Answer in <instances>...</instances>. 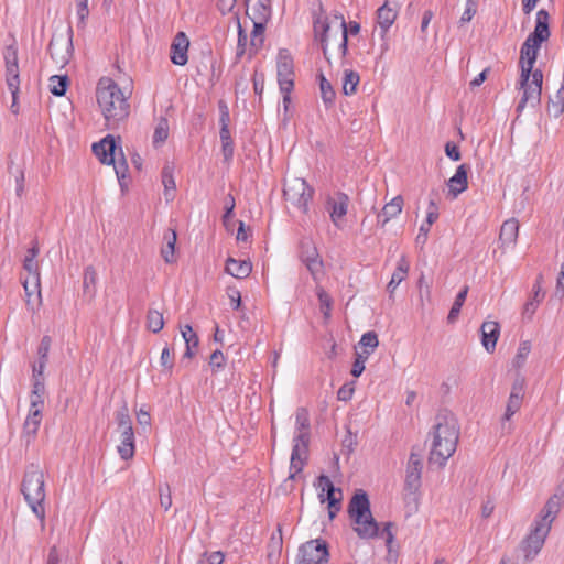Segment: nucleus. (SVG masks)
Listing matches in <instances>:
<instances>
[{
    "label": "nucleus",
    "mask_w": 564,
    "mask_h": 564,
    "mask_svg": "<svg viewBox=\"0 0 564 564\" xmlns=\"http://www.w3.org/2000/svg\"><path fill=\"white\" fill-rule=\"evenodd\" d=\"M549 533L550 529H547L546 523L540 524L534 521L529 535L521 544L525 560L531 561L539 554Z\"/></svg>",
    "instance_id": "obj_11"
},
{
    "label": "nucleus",
    "mask_w": 564,
    "mask_h": 564,
    "mask_svg": "<svg viewBox=\"0 0 564 564\" xmlns=\"http://www.w3.org/2000/svg\"><path fill=\"white\" fill-rule=\"evenodd\" d=\"M330 30H332V25L326 19H324V20L318 19L314 24L315 34H316V36L319 37L323 54H324L325 58L328 61V63H330V58L328 56V41H329Z\"/></svg>",
    "instance_id": "obj_30"
},
{
    "label": "nucleus",
    "mask_w": 564,
    "mask_h": 564,
    "mask_svg": "<svg viewBox=\"0 0 564 564\" xmlns=\"http://www.w3.org/2000/svg\"><path fill=\"white\" fill-rule=\"evenodd\" d=\"M327 562L328 550L322 540H311L299 550L296 564H326Z\"/></svg>",
    "instance_id": "obj_10"
},
{
    "label": "nucleus",
    "mask_w": 564,
    "mask_h": 564,
    "mask_svg": "<svg viewBox=\"0 0 564 564\" xmlns=\"http://www.w3.org/2000/svg\"><path fill=\"white\" fill-rule=\"evenodd\" d=\"M270 0H256L250 6L249 9L252 11L254 19L267 21L271 13Z\"/></svg>",
    "instance_id": "obj_37"
},
{
    "label": "nucleus",
    "mask_w": 564,
    "mask_h": 564,
    "mask_svg": "<svg viewBox=\"0 0 564 564\" xmlns=\"http://www.w3.org/2000/svg\"><path fill=\"white\" fill-rule=\"evenodd\" d=\"M481 344L488 352H492L496 348L497 340L500 335V326L497 322L486 321L481 328Z\"/></svg>",
    "instance_id": "obj_18"
},
{
    "label": "nucleus",
    "mask_w": 564,
    "mask_h": 564,
    "mask_svg": "<svg viewBox=\"0 0 564 564\" xmlns=\"http://www.w3.org/2000/svg\"><path fill=\"white\" fill-rule=\"evenodd\" d=\"M235 198L231 194H229L226 198L225 204V213L223 216L224 224L227 225L228 220L234 216V209H235Z\"/></svg>",
    "instance_id": "obj_61"
},
{
    "label": "nucleus",
    "mask_w": 564,
    "mask_h": 564,
    "mask_svg": "<svg viewBox=\"0 0 564 564\" xmlns=\"http://www.w3.org/2000/svg\"><path fill=\"white\" fill-rule=\"evenodd\" d=\"M543 296L544 294L542 293L540 282L536 281V283L533 285V296L529 301H527V303L523 306V315L531 318L535 313Z\"/></svg>",
    "instance_id": "obj_35"
},
{
    "label": "nucleus",
    "mask_w": 564,
    "mask_h": 564,
    "mask_svg": "<svg viewBox=\"0 0 564 564\" xmlns=\"http://www.w3.org/2000/svg\"><path fill=\"white\" fill-rule=\"evenodd\" d=\"M267 21L253 20V30L250 36V50L258 52L264 42V24Z\"/></svg>",
    "instance_id": "obj_34"
},
{
    "label": "nucleus",
    "mask_w": 564,
    "mask_h": 564,
    "mask_svg": "<svg viewBox=\"0 0 564 564\" xmlns=\"http://www.w3.org/2000/svg\"><path fill=\"white\" fill-rule=\"evenodd\" d=\"M4 64L6 65H13L19 64L18 63V48L15 45H9L7 46L4 53H3Z\"/></svg>",
    "instance_id": "obj_57"
},
{
    "label": "nucleus",
    "mask_w": 564,
    "mask_h": 564,
    "mask_svg": "<svg viewBox=\"0 0 564 564\" xmlns=\"http://www.w3.org/2000/svg\"><path fill=\"white\" fill-rule=\"evenodd\" d=\"M174 354L173 350L170 348V346H165L162 349L161 356H160V365L166 370L169 373L172 372L173 366H174Z\"/></svg>",
    "instance_id": "obj_49"
},
{
    "label": "nucleus",
    "mask_w": 564,
    "mask_h": 564,
    "mask_svg": "<svg viewBox=\"0 0 564 564\" xmlns=\"http://www.w3.org/2000/svg\"><path fill=\"white\" fill-rule=\"evenodd\" d=\"M343 499V491L338 490V498H332L328 502V517L333 520L340 510V501Z\"/></svg>",
    "instance_id": "obj_56"
},
{
    "label": "nucleus",
    "mask_w": 564,
    "mask_h": 564,
    "mask_svg": "<svg viewBox=\"0 0 564 564\" xmlns=\"http://www.w3.org/2000/svg\"><path fill=\"white\" fill-rule=\"evenodd\" d=\"M283 194L286 202L302 213H306L313 197V189L305 180L294 177L285 183Z\"/></svg>",
    "instance_id": "obj_8"
},
{
    "label": "nucleus",
    "mask_w": 564,
    "mask_h": 564,
    "mask_svg": "<svg viewBox=\"0 0 564 564\" xmlns=\"http://www.w3.org/2000/svg\"><path fill=\"white\" fill-rule=\"evenodd\" d=\"M42 422V412L39 410L29 411L28 416L23 424L22 437L25 440L26 444L33 440L39 431V427Z\"/></svg>",
    "instance_id": "obj_25"
},
{
    "label": "nucleus",
    "mask_w": 564,
    "mask_h": 564,
    "mask_svg": "<svg viewBox=\"0 0 564 564\" xmlns=\"http://www.w3.org/2000/svg\"><path fill=\"white\" fill-rule=\"evenodd\" d=\"M39 248L36 246H33L28 250V254L23 262V268L29 273L28 279H32L33 291H36V288L40 285L39 265L35 260Z\"/></svg>",
    "instance_id": "obj_22"
},
{
    "label": "nucleus",
    "mask_w": 564,
    "mask_h": 564,
    "mask_svg": "<svg viewBox=\"0 0 564 564\" xmlns=\"http://www.w3.org/2000/svg\"><path fill=\"white\" fill-rule=\"evenodd\" d=\"M398 11L389 6V0L377 10L378 24L383 33H386L394 23Z\"/></svg>",
    "instance_id": "obj_27"
},
{
    "label": "nucleus",
    "mask_w": 564,
    "mask_h": 564,
    "mask_svg": "<svg viewBox=\"0 0 564 564\" xmlns=\"http://www.w3.org/2000/svg\"><path fill=\"white\" fill-rule=\"evenodd\" d=\"M50 91L55 95V96H64L66 90H67V86H68V77L66 75L64 76H58V75H53L50 77Z\"/></svg>",
    "instance_id": "obj_40"
},
{
    "label": "nucleus",
    "mask_w": 564,
    "mask_h": 564,
    "mask_svg": "<svg viewBox=\"0 0 564 564\" xmlns=\"http://www.w3.org/2000/svg\"><path fill=\"white\" fill-rule=\"evenodd\" d=\"M563 497L564 492L561 490H557L552 497H550L535 522L540 524L546 523L547 529L551 530L552 523L561 510Z\"/></svg>",
    "instance_id": "obj_16"
},
{
    "label": "nucleus",
    "mask_w": 564,
    "mask_h": 564,
    "mask_svg": "<svg viewBox=\"0 0 564 564\" xmlns=\"http://www.w3.org/2000/svg\"><path fill=\"white\" fill-rule=\"evenodd\" d=\"M219 137L223 143V153L226 160L230 159L234 154V145L230 138L229 129H220Z\"/></svg>",
    "instance_id": "obj_47"
},
{
    "label": "nucleus",
    "mask_w": 564,
    "mask_h": 564,
    "mask_svg": "<svg viewBox=\"0 0 564 564\" xmlns=\"http://www.w3.org/2000/svg\"><path fill=\"white\" fill-rule=\"evenodd\" d=\"M147 327L153 333H159L164 327V318L162 312L150 308L147 314Z\"/></svg>",
    "instance_id": "obj_38"
},
{
    "label": "nucleus",
    "mask_w": 564,
    "mask_h": 564,
    "mask_svg": "<svg viewBox=\"0 0 564 564\" xmlns=\"http://www.w3.org/2000/svg\"><path fill=\"white\" fill-rule=\"evenodd\" d=\"M160 505L164 510H169L172 506V498L167 485H165V487L160 486Z\"/></svg>",
    "instance_id": "obj_59"
},
{
    "label": "nucleus",
    "mask_w": 564,
    "mask_h": 564,
    "mask_svg": "<svg viewBox=\"0 0 564 564\" xmlns=\"http://www.w3.org/2000/svg\"><path fill=\"white\" fill-rule=\"evenodd\" d=\"M226 272L236 279H246L252 271V264L249 260H237L228 258L226 261Z\"/></svg>",
    "instance_id": "obj_23"
},
{
    "label": "nucleus",
    "mask_w": 564,
    "mask_h": 564,
    "mask_svg": "<svg viewBox=\"0 0 564 564\" xmlns=\"http://www.w3.org/2000/svg\"><path fill=\"white\" fill-rule=\"evenodd\" d=\"M525 380L519 376L516 378L507 402L506 412L502 417V430L509 432L510 424H506L521 408L524 395Z\"/></svg>",
    "instance_id": "obj_12"
},
{
    "label": "nucleus",
    "mask_w": 564,
    "mask_h": 564,
    "mask_svg": "<svg viewBox=\"0 0 564 564\" xmlns=\"http://www.w3.org/2000/svg\"><path fill=\"white\" fill-rule=\"evenodd\" d=\"M518 232H519L518 220L514 218L506 220L500 228L499 240H500L501 245L502 246L513 245L517 241Z\"/></svg>",
    "instance_id": "obj_29"
},
{
    "label": "nucleus",
    "mask_w": 564,
    "mask_h": 564,
    "mask_svg": "<svg viewBox=\"0 0 564 564\" xmlns=\"http://www.w3.org/2000/svg\"><path fill=\"white\" fill-rule=\"evenodd\" d=\"M531 351V344L528 340H523L520 343L517 354L512 360V365L514 368L520 369L524 366L529 354Z\"/></svg>",
    "instance_id": "obj_42"
},
{
    "label": "nucleus",
    "mask_w": 564,
    "mask_h": 564,
    "mask_svg": "<svg viewBox=\"0 0 564 564\" xmlns=\"http://www.w3.org/2000/svg\"><path fill=\"white\" fill-rule=\"evenodd\" d=\"M189 40L184 32H177L171 44V62L178 66H184L187 61Z\"/></svg>",
    "instance_id": "obj_17"
},
{
    "label": "nucleus",
    "mask_w": 564,
    "mask_h": 564,
    "mask_svg": "<svg viewBox=\"0 0 564 564\" xmlns=\"http://www.w3.org/2000/svg\"><path fill=\"white\" fill-rule=\"evenodd\" d=\"M169 137V122L166 118H160L153 134V143H163Z\"/></svg>",
    "instance_id": "obj_45"
},
{
    "label": "nucleus",
    "mask_w": 564,
    "mask_h": 564,
    "mask_svg": "<svg viewBox=\"0 0 564 564\" xmlns=\"http://www.w3.org/2000/svg\"><path fill=\"white\" fill-rule=\"evenodd\" d=\"M46 564H67V556L62 554L56 546L50 549Z\"/></svg>",
    "instance_id": "obj_53"
},
{
    "label": "nucleus",
    "mask_w": 564,
    "mask_h": 564,
    "mask_svg": "<svg viewBox=\"0 0 564 564\" xmlns=\"http://www.w3.org/2000/svg\"><path fill=\"white\" fill-rule=\"evenodd\" d=\"M176 231L174 229H167L164 232L163 240L164 246L161 249V256L166 263H173L175 261V243H176Z\"/></svg>",
    "instance_id": "obj_31"
},
{
    "label": "nucleus",
    "mask_w": 564,
    "mask_h": 564,
    "mask_svg": "<svg viewBox=\"0 0 564 564\" xmlns=\"http://www.w3.org/2000/svg\"><path fill=\"white\" fill-rule=\"evenodd\" d=\"M228 297L230 300L231 307L234 310H238L241 305V294L240 291L236 288H228L227 290Z\"/></svg>",
    "instance_id": "obj_63"
},
{
    "label": "nucleus",
    "mask_w": 564,
    "mask_h": 564,
    "mask_svg": "<svg viewBox=\"0 0 564 564\" xmlns=\"http://www.w3.org/2000/svg\"><path fill=\"white\" fill-rule=\"evenodd\" d=\"M96 97L108 129H116L129 116L130 105L119 85L110 77L98 80Z\"/></svg>",
    "instance_id": "obj_2"
},
{
    "label": "nucleus",
    "mask_w": 564,
    "mask_h": 564,
    "mask_svg": "<svg viewBox=\"0 0 564 564\" xmlns=\"http://www.w3.org/2000/svg\"><path fill=\"white\" fill-rule=\"evenodd\" d=\"M476 3L473 0H467L465 11L460 17V22H469L476 14Z\"/></svg>",
    "instance_id": "obj_62"
},
{
    "label": "nucleus",
    "mask_w": 564,
    "mask_h": 564,
    "mask_svg": "<svg viewBox=\"0 0 564 564\" xmlns=\"http://www.w3.org/2000/svg\"><path fill=\"white\" fill-rule=\"evenodd\" d=\"M347 511L352 521V529L360 539L370 540L378 535L379 524L371 513L370 501L364 490L360 489L354 494Z\"/></svg>",
    "instance_id": "obj_4"
},
{
    "label": "nucleus",
    "mask_w": 564,
    "mask_h": 564,
    "mask_svg": "<svg viewBox=\"0 0 564 564\" xmlns=\"http://www.w3.org/2000/svg\"><path fill=\"white\" fill-rule=\"evenodd\" d=\"M93 152L102 164L113 165L120 185L126 178L128 164L123 156L122 149H117L116 139L108 134L102 140L93 144Z\"/></svg>",
    "instance_id": "obj_6"
},
{
    "label": "nucleus",
    "mask_w": 564,
    "mask_h": 564,
    "mask_svg": "<svg viewBox=\"0 0 564 564\" xmlns=\"http://www.w3.org/2000/svg\"><path fill=\"white\" fill-rule=\"evenodd\" d=\"M120 433V444L118 445V453L120 454V458H132L134 455L133 431H123Z\"/></svg>",
    "instance_id": "obj_33"
},
{
    "label": "nucleus",
    "mask_w": 564,
    "mask_h": 564,
    "mask_svg": "<svg viewBox=\"0 0 564 564\" xmlns=\"http://www.w3.org/2000/svg\"><path fill=\"white\" fill-rule=\"evenodd\" d=\"M97 282V273L93 267H87L84 271V289L89 290L90 288L94 290Z\"/></svg>",
    "instance_id": "obj_54"
},
{
    "label": "nucleus",
    "mask_w": 564,
    "mask_h": 564,
    "mask_svg": "<svg viewBox=\"0 0 564 564\" xmlns=\"http://www.w3.org/2000/svg\"><path fill=\"white\" fill-rule=\"evenodd\" d=\"M310 445V419L305 409H297L295 414V430L293 448L290 458H306Z\"/></svg>",
    "instance_id": "obj_7"
},
{
    "label": "nucleus",
    "mask_w": 564,
    "mask_h": 564,
    "mask_svg": "<svg viewBox=\"0 0 564 564\" xmlns=\"http://www.w3.org/2000/svg\"><path fill=\"white\" fill-rule=\"evenodd\" d=\"M181 334L186 346H197L199 344L198 336L193 330L191 325H184L181 327Z\"/></svg>",
    "instance_id": "obj_50"
},
{
    "label": "nucleus",
    "mask_w": 564,
    "mask_h": 564,
    "mask_svg": "<svg viewBox=\"0 0 564 564\" xmlns=\"http://www.w3.org/2000/svg\"><path fill=\"white\" fill-rule=\"evenodd\" d=\"M369 357L365 356L364 354L357 352L356 359L354 361L352 368H351V375L354 377H359L362 371L365 370V364Z\"/></svg>",
    "instance_id": "obj_55"
},
{
    "label": "nucleus",
    "mask_w": 564,
    "mask_h": 564,
    "mask_svg": "<svg viewBox=\"0 0 564 564\" xmlns=\"http://www.w3.org/2000/svg\"><path fill=\"white\" fill-rule=\"evenodd\" d=\"M349 197L344 193H337L334 197L329 198L327 202L329 215L332 221L338 226V220H340L348 210Z\"/></svg>",
    "instance_id": "obj_19"
},
{
    "label": "nucleus",
    "mask_w": 564,
    "mask_h": 564,
    "mask_svg": "<svg viewBox=\"0 0 564 564\" xmlns=\"http://www.w3.org/2000/svg\"><path fill=\"white\" fill-rule=\"evenodd\" d=\"M360 82L359 74L351 69H345L343 78V91L349 96L356 93L357 86Z\"/></svg>",
    "instance_id": "obj_36"
},
{
    "label": "nucleus",
    "mask_w": 564,
    "mask_h": 564,
    "mask_svg": "<svg viewBox=\"0 0 564 564\" xmlns=\"http://www.w3.org/2000/svg\"><path fill=\"white\" fill-rule=\"evenodd\" d=\"M22 494L25 501L30 506L33 513L44 521L45 509V489H44V473L34 464H31L24 475L22 482Z\"/></svg>",
    "instance_id": "obj_5"
},
{
    "label": "nucleus",
    "mask_w": 564,
    "mask_h": 564,
    "mask_svg": "<svg viewBox=\"0 0 564 564\" xmlns=\"http://www.w3.org/2000/svg\"><path fill=\"white\" fill-rule=\"evenodd\" d=\"M409 270H410V262H409L408 258L403 254L398 260L397 268H395L394 272L392 273L391 279L401 283L408 276Z\"/></svg>",
    "instance_id": "obj_44"
},
{
    "label": "nucleus",
    "mask_w": 564,
    "mask_h": 564,
    "mask_svg": "<svg viewBox=\"0 0 564 564\" xmlns=\"http://www.w3.org/2000/svg\"><path fill=\"white\" fill-rule=\"evenodd\" d=\"M6 83L12 95V108L15 107L20 91L19 64L6 65Z\"/></svg>",
    "instance_id": "obj_24"
},
{
    "label": "nucleus",
    "mask_w": 564,
    "mask_h": 564,
    "mask_svg": "<svg viewBox=\"0 0 564 564\" xmlns=\"http://www.w3.org/2000/svg\"><path fill=\"white\" fill-rule=\"evenodd\" d=\"M237 24H238V45H237L236 55L238 58H240L246 52L248 35L243 31L239 20L237 21Z\"/></svg>",
    "instance_id": "obj_52"
},
{
    "label": "nucleus",
    "mask_w": 564,
    "mask_h": 564,
    "mask_svg": "<svg viewBox=\"0 0 564 564\" xmlns=\"http://www.w3.org/2000/svg\"><path fill=\"white\" fill-rule=\"evenodd\" d=\"M315 486L319 490L318 498H319L321 502H325V501L329 502V500L332 498H338L339 489L334 486L333 481L330 480V478L328 476L321 475L317 478Z\"/></svg>",
    "instance_id": "obj_28"
},
{
    "label": "nucleus",
    "mask_w": 564,
    "mask_h": 564,
    "mask_svg": "<svg viewBox=\"0 0 564 564\" xmlns=\"http://www.w3.org/2000/svg\"><path fill=\"white\" fill-rule=\"evenodd\" d=\"M319 89L323 101L329 105L333 104L335 99V91L330 83L322 74L319 75Z\"/></svg>",
    "instance_id": "obj_46"
},
{
    "label": "nucleus",
    "mask_w": 564,
    "mask_h": 564,
    "mask_svg": "<svg viewBox=\"0 0 564 564\" xmlns=\"http://www.w3.org/2000/svg\"><path fill=\"white\" fill-rule=\"evenodd\" d=\"M335 20L338 21L336 34L339 35L338 51L341 57V65L346 64V55L348 53V34L357 35L360 32V24L356 21L346 23L343 15H336Z\"/></svg>",
    "instance_id": "obj_13"
},
{
    "label": "nucleus",
    "mask_w": 564,
    "mask_h": 564,
    "mask_svg": "<svg viewBox=\"0 0 564 564\" xmlns=\"http://www.w3.org/2000/svg\"><path fill=\"white\" fill-rule=\"evenodd\" d=\"M162 184L164 186V197L166 202L173 200L176 183L174 180V167L170 164H166L162 170Z\"/></svg>",
    "instance_id": "obj_32"
},
{
    "label": "nucleus",
    "mask_w": 564,
    "mask_h": 564,
    "mask_svg": "<svg viewBox=\"0 0 564 564\" xmlns=\"http://www.w3.org/2000/svg\"><path fill=\"white\" fill-rule=\"evenodd\" d=\"M437 218H438L437 206L433 200H431L430 205H429V210L426 214V220L424 223L425 226H429V228H431V226L437 220Z\"/></svg>",
    "instance_id": "obj_64"
},
{
    "label": "nucleus",
    "mask_w": 564,
    "mask_h": 564,
    "mask_svg": "<svg viewBox=\"0 0 564 564\" xmlns=\"http://www.w3.org/2000/svg\"><path fill=\"white\" fill-rule=\"evenodd\" d=\"M23 288H24L25 295H26V305L28 306H30L32 304L31 297L33 295H35L37 302L40 303V301H41L40 285L36 288V291L35 290L33 291L32 279H25L23 282Z\"/></svg>",
    "instance_id": "obj_51"
},
{
    "label": "nucleus",
    "mask_w": 564,
    "mask_h": 564,
    "mask_svg": "<svg viewBox=\"0 0 564 564\" xmlns=\"http://www.w3.org/2000/svg\"><path fill=\"white\" fill-rule=\"evenodd\" d=\"M359 345L362 347V351L360 354L369 357L379 345L377 334L375 332L365 333L360 338Z\"/></svg>",
    "instance_id": "obj_39"
},
{
    "label": "nucleus",
    "mask_w": 564,
    "mask_h": 564,
    "mask_svg": "<svg viewBox=\"0 0 564 564\" xmlns=\"http://www.w3.org/2000/svg\"><path fill=\"white\" fill-rule=\"evenodd\" d=\"M225 356L220 350H215L209 358V365L214 370H218L224 367Z\"/></svg>",
    "instance_id": "obj_60"
},
{
    "label": "nucleus",
    "mask_w": 564,
    "mask_h": 564,
    "mask_svg": "<svg viewBox=\"0 0 564 564\" xmlns=\"http://www.w3.org/2000/svg\"><path fill=\"white\" fill-rule=\"evenodd\" d=\"M51 337L45 335L42 337L41 343L37 348V355L40 359H47L50 348H51Z\"/></svg>",
    "instance_id": "obj_58"
},
{
    "label": "nucleus",
    "mask_w": 564,
    "mask_h": 564,
    "mask_svg": "<svg viewBox=\"0 0 564 564\" xmlns=\"http://www.w3.org/2000/svg\"><path fill=\"white\" fill-rule=\"evenodd\" d=\"M458 437L459 427L456 417L448 411L438 412L430 432V458H452Z\"/></svg>",
    "instance_id": "obj_3"
},
{
    "label": "nucleus",
    "mask_w": 564,
    "mask_h": 564,
    "mask_svg": "<svg viewBox=\"0 0 564 564\" xmlns=\"http://www.w3.org/2000/svg\"><path fill=\"white\" fill-rule=\"evenodd\" d=\"M467 293H468V288L465 286L456 295V299H455V301L453 303V306H452V308H451V311L448 313V316H447L448 323H454L457 319V317H458V315L460 313L462 306L464 305V303L466 301Z\"/></svg>",
    "instance_id": "obj_41"
},
{
    "label": "nucleus",
    "mask_w": 564,
    "mask_h": 564,
    "mask_svg": "<svg viewBox=\"0 0 564 564\" xmlns=\"http://www.w3.org/2000/svg\"><path fill=\"white\" fill-rule=\"evenodd\" d=\"M447 185L454 197L467 188V166L465 164L457 167L455 174L448 180Z\"/></svg>",
    "instance_id": "obj_26"
},
{
    "label": "nucleus",
    "mask_w": 564,
    "mask_h": 564,
    "mask_svg": "<svg viewBox=\"0 0 564 564\" xmlns=\"http://www.w3.org/2000/svg\"><path fill=\"white\" fill-rule=\"evenodd\" d=\"M301 259L312 274L313 279L315 281H319L321 276L323 275L324 264L316 247L311 242H304L302 245Z\"/></svg>",
    "instance_id": "obj_15"
},
{
    "label": "nucleus",
    "mask_w": 564,
    "mask_h": 564,
    "mask_svg": "<svg viewBox=\"0 0 564 564\" xmlns=\"http://www.w3.org/2000/svg\"><path fill=\"white\" fill-rule=\"evenodd\" d=\"M550 14L546 10L540 9L536 12L534 31L529 34L520 51L521 75L519 89L522 97L516 108L520 115L527 106L535 107L541 101L543 74L540 69H533L541 44L549 40Z\"/></svg>",
    "instance_id": "obj_1"
},
{
    "label": "nucleus",
    "mask_w": 564,
    "mask_h": 564,
    "mask_svg": "<svg viewBox=\"0 0 564 564\" xmlns=\"http://www.w3.org/2000/svg\"><path fill=\"white\" fill-rule=\"evenodd\" d=\"M276 73L281 93H291L294 87V65L288 50L282 48L278 53Z\"/></svg>",
    "instance_id": "obj_9"
},
{
    "label": "nucleus",
    "mask_w": 564,
    "mask_h": 564,
    "mask_svg": "<svg viewBox=\"0 0 564 564\" xmlns=\"http://www.w3.org/2000/svg\"><path fill=\"white\" fill-rule=\"evenodd\" d=\"M422 462L409 460L406 466L405 489L409 492H415L421 485Z\"/></svg>",
    "instance_id": "obj_21"
},
{
    "label": "nucleus",
    "mask_w": 564,
    "mask_h": 564,
    "mask_svg": "<svg viewBox=\"0 0 564 564\" xmlns=\"http://www.w3.org/2000/svg\"><path fill=\"white\" fill-rule=\"evenodd\" d=\"M316 294L319 301V307L325 318H329L333 306V300L329 294L321 286L316 289Z\"/></svg>",
    "instance_id": "obj_43"
},
{
    "label": "nucleus",
    "mask_w": 564,
    "mask_h": 564,
    "mask_svg": "<svg viewBox=\"0 0 564 564\" xmlns=\"http://www.w3.org/2000/svg\"><path fill=\"white\" fill-rule=\"evenodd\" d=\"M116 420L120 432L132 431L131 419L126 406L117 412Z\"/></svg>",
    "instance_id": "obj_48"
},
{
    "label": "nucleus",
    "mask_w": 564,
    "mask_h": 564,
    "mask_svg": "<svg viewBox=\"0 0 564 564\" xmlns=\"http://www.w3.org/2000/svg\"><path fill=\"white\" fill-rule=\"evenodd\" d=\"M48 52L56 64L66 65L73 52L72 30H69L68 39L53 37L48 44Z\"/></svg>",
    "instance_id": "obj_14"
},
{
    "label": "nucleus",
    "mask_w": 564,
    "mask_h": 564,
    "mask_svg": "<svg viewBox=\"0 0 564 564\" xmlns=\"http://www.w3.org/2000/svg\"><path fill=\"white\" fill-rule=\"evenodd\" d=\"M403 208V199L401 196L393 197L389 203H387L382 210L377 216V223L379 226L384 227L387 223L391 219L395 218Z\"/></svg>",
    "instance_id": "obj_20"
}]
</instances>
